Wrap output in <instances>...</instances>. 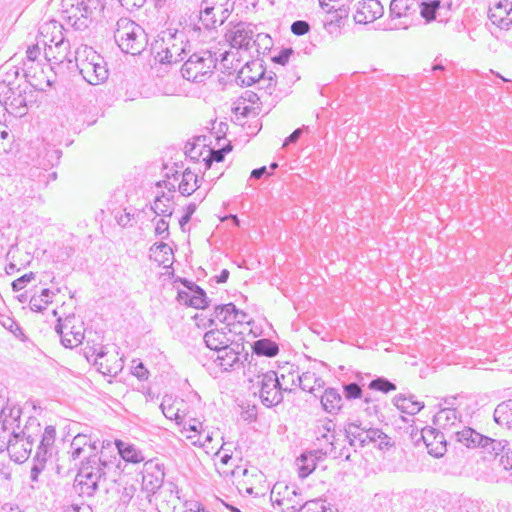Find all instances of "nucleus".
<instances>
[{"instance_id": "27", "label": "nucleus", "mask_w": 512, "mask_h": 512, "mask_svg": "<svg viewBox=\"0 0 512 512\" xmlns=\"http://www.w3.org/2000/svg\"><path fill=\"white\" fill-rule=\"evenodd\" d=\"M458 422H460V416L453 407L441 408L433 417L434 425H436L438 429H442L447 432L456 426Z\"/></svg>"}, {"instance_id": "60", "label": "nucleus", "mask_w": 512, "mask_h": 512, "mask_svg": "<svg viewBox=\"0 0 512 512\" xmlns=\"http://www.w3.org/2000/svg\"><path fill=\"white\" fill-rule=\"evenodd\" d=\"M160 408L167 419L175 420L177 423H180L179 409H175L171 404L166 405L165 401L161 403Z\"/></svg>"}, {"instance_id": "32", "label": "nucleus", "mask_w": 512, "mask_h": 512, "mask_svg": "<svg viewBox=\"0 0 512 512\" xmlns=\"http://www.w3.org/2000/svg\"><path fill=\"white\" fill-rule=\"evenodd\" d=\"M203 340L209 349L218 352V350L227 345L230 337H228L224 329H210L204 334Z\"/></svg>"}, {"instance_id": "5", "label": "nucleus", "mask_w": 512, "mask_h": 512, "mask_svg": "<svg viewBox=\"0 0 512 512\" xmlns=\"http://www.w3.org/2000/svg\"><path fill=\"white\" fill-rule=\"evenodd\" d=\"M40 430V423L35 417H29L21 431L13 430L7 443V449L15 462L22 463L28 459Z\"/></svg>"}, {"instance_id": "43", "label": "nucleus", "mask_w": 512, "mask_h": 512, "mask_svg": "<svg viewBox=\"0 0 512 512\" xmlns=\"http://www.w3.org/2000/svg\"><path fill=\"white\" fill-rule=\"evenodd\" d=\"M298 382L301 390L311 394L314 393L316 388L324 386V381L320 377H317L315 373L309 371L298 375Z\"/></svg>"}, {"instance_id": "40", "label": "nucleus", "mask_w": 512, "mask_h": 512, "mask_svg": "<svg viewBox=\"0 0 512 512\" xmlns=\"http://www.w3.org/2000/svg\"><path fill=\"white\" fill-rule=\"evenodd\" d=\"M257 89L262 92L263 96L271 97L276 89L277 76L273 71H264V74L260 76L259 80L255 81Z\"/></svg>"}, {"instance_id": "12", "label": "nucleus", "mask_w": 512, "mask_h": 512, "mask_svg": "<svg viewBox=\"0 0 512 512\" xmlns=\"http://www.w3.org/2000/svg\"><path fill=\"white\" fill-rule=\"evenodd\" d=\"M69 454L72 460L81 459V461H86L92 456L108 458L103 450L99 452V443L91 442L90 437L84 434H78L73 438Z\"/></svg>"}, {"instance_id": "63", "label": "nucleus", "mask_w": 512, "mask_h": 512, "mask_svg": "<svg viewBox=\"0 0 512 512\" xmlns=\"http://www.w3.org/2000/svg\"><path fill=\"white\" fill-rule=\"evenodd\" d=\"M135 492H136V487L133 484L126 485L120 494V497H119L120 503L123 505L129 504V502L133 498Z\"/></svg>"}, {"instance_id": "4", "label": "nucleus", "mask_w": 512, "mask_h": 512, "mask_svg": "<svg viewBox=\"0 0 512 512\" xmlns=\"http://www.w3.org/2000/svg\"><path fill=\"white\" fill-rule=\"evenodd\" d=\"M116 26L114 38L124 53L139 55L145 50L148 38L140 25L128 18H120Z\"/></svg>"}, {"instance_id": "42", "label": "nucleus", "mask_w": 512, "mask_h": 512, "mask_svg": "<svg viewBox=\"0 0 512 512\" xmlns=\"http://www.w3.org/2000/svg\"><path fill=\"white\" fill-rule=\"evenodd\" d=\"M511 448V444L507 440H497L486 436L483 447V452L494 455L495 457H502Z\"/></svg>"}, {"instance_id": "23", "label": "nucleus", "mask_w": 512, "mask_h": 512, "mask_svg": "<svg viewBox=\"0 0 512 512\" xmlns=\"http://www.w3.org/2000/svg\"><path fill=\"white\" fill-rule=\"evenodd\" d=\"M266 69L263 67L262 61H248L238 72L236 82L240 86H252L255 81L259 80Z\"/></svg>"}, {"instance_id": "38", "label": "nucleus", "mask_w": 512, "mask_h": 512, "mask_svg": "<svg viewBox=\"0 0 512 512\" xmlns=\"http://www.w3.org/2000/svg\"><path fill=\"white\" fill-rule=\"evenodd\" d=\"M493 416L497 424L512 430V399L498 404Z\"/></svg>"}, {"instance_id": "37", "label": "nucleus", "mask_w": 512, "mask_h": 512, "mask_svg": "<svg viewBox=\"0 0 512 512\" xmlns=\"http://www.w3.org/2000/svg\"><path fill=\"white\" fill-rule=\"evenodd\" d=\"M225 348L226 346L218 350L217 357L215 359V361L223 369V371L235 370L243 366V359H241L240 356H236L230 354L228 351H225Z\"/></svg>"}, {"instance_id": "39", "label": "nucleus", "mask_w": 512, "mask_h": 512, "mask_svg": "<svg viewBox=\"0 0 512 512\" xmlns=\"http://www.w3.org/2000/svg\"><path fill=\"white\" fill-rule=\"evenodd\" d=\"M252 351L258 356L275 357L279 353V346L268 338H261L253 342Z\"/></svg>"}, {"instance_id": "7", "label": "nucleus", "mask_w": 512, "mask_h": 512, "mask_svg": "<svg viewBox=\"0 0 512 512\" xmlns=\"http://www.w3.org/2000/svg\"><path fill=\"white\" fill-rule=\"evenodd\" d=\"M91 0H62V19L75 30L84 31L92 22Z\"/></svg>"}, {"instance_id": "21", "label": "nucleus", "mask_w": 512, "mask_h": 512, "mask_svg": "<svg viewBox=\"0 0 512 512\" xmlns=\"http://www.w3.org/2000/svg\"><path fill=\"white\" fill-rule=\"evenodd\" d=\"M489 19L500 29L508 30L512 26V2L503 0L489 9Z\"/></svg>"}, {"instance_id": "6", "label": "nucleus", "mask_w": 512, "mask_h": 512, "mask_svg": "<svg viewBox=\"0 0 512 512\" xmlns=\"http://www.w3.org/2000/svg\"><path fill=\"white\" fill-rule=\"evenodd\" d=\"M216 64L217 58L211 51L201 50L189 55L180 71L184 79L202 83L213 74Z\"/></svg>"}, {"instance_id": "26", "label": "nucleus", "mask_w": 512, "mask_h": 512, "mask_svg": "<svg viewBox=\"0 0 512 512\" xmlns=\"http://www.w3.org/2000/svg\"><path fill=\"white\" fill-rule=\"evenodd\" d=\"M24 77L29 85L37 91H46L52 87L54 80L46 75L44 68L33 72V67L24 70Z\"/></svg>"}, {"instance_id": "54", "label": "nucleus", "mask_w": 512, "mask_h": 512, "mask_svg": "<svg viewBox=\"0 0 512 512\" xmlns=\"http://www.w3.org/2000/svg\"><path fill=\"white\" fill-rule=\"evenodd\" d=\"M408 5L405 0H392L390 3V16L392 18H401L406 15Z\"/></svg>"}, {"instance_id": "58", "label": "nucleus", "mask_w": 512, "mask_h": 512, "mask_svg": "<svg viewBox=\"0 0 512 512\" xmlns=\"http://www.w3.org/2000/svg\"><path fill=\"white\" fill-rule=\"evenodd\" d=\"M34 278L35 274L33 272H29L15 279L11 284L13 291L17 292L24 289L27 286V284L31 282V280H33Z\"/></svg>"}, {"instance_id": "50", "label": "nucleus", "mask_w": 512, "mask_h": 512, "mask_svg": "<svg viewBox=\"0 0 512 512\" xmlns=\"http://www.w3.org/2000/svg\"><path fill=\"white\" fill-rule=\"evenodd\" d=\"M210 300L207 297V294L203 288L200 286H195V290L192 293L191 305L190 307L196 309H205L209 306Z\"/></svg>"}, {"instance_id": "44", "label": "nucleus", "mask_w": 512, "mask_h": 512, "mask_svg": "<svg viewBox=\"0 0 512 512\" xmlns=\"http://www.w3.org/2000/svg\"><path fill=\"white\" fill-rule=\"evenodd\" d=\"M83 351L87 361L93 362V364L97 366L99 372L104 375H109L111 373L110 369L104 367L102 362H99V359L103 358L106 354L103 347L97 349L96 347L87 346Z\"/></svg>"}, {"instance_id": "18", "label": "nucleus", "mask_w": 512, "mask_h": 512, "mask_svg": "<svg viewBox=\"0 0 512 512\" xmlns=\"http://www.w3.org/2000/svg\"><path fill=\"white\" fill-rule=\"evenodd\" d=\"M214 315L215 318H217L221 323L226 324V326L250 322L248 320V314L243 310L238 309L233 303L215 306Z\"/></svg>"}, {"instance_id": "22", "label": "nucleus", "mask_w": 512, "mask_h": 512, "mask_svg": "<svg viewBox=\"0 0 512 512\" xmlns=\"http://www.w3.org/2000/svg\"><path fill=\"white\" fill-rule=\"evenodd\" d=\"M325 457L326 453L323 447L302 453L297 458L299 476L301 478L308 477L315 470L317 463Z\"/></svg>"}, {"instance_id": "31", "label": "nucleus", "mask_w": 512, "mask_h": 512, "mask_svg": "<svg viewBox=\"0 0 512 512\" xmlns=\"http://www.w3.org/2000/svg\"><path fill=\"white\" fill-rule=\"evenodd\" d=\"M21 408L17 406L4 407L1 411L2 428L5 431H20Z\"/></svg>"}, {"instance_id": "53", "label": "nucleus", "mask_w": 512, "mask_h": 512, "mask_svg": "<svg viewBox=\"0 0 512 512\" xmlns=\"http://www.w3.org/2000/svg\"><path fill=\"white\" fill-rule=\"evenodd\" d=\"M343 395L346 400L360 399L363 396V390L357 382L343 384Z\"/></svg>"}, {"instance_id": "33", "label": "nucleus", "mask_w": 512, "mask_h": 512, "mask_svg": "<svg viewBox=\"0 0 512 512\" xmlns=\"http://www.w3.org/2000/svg\"><path fill=\"white\" fill-rule=\"evenodd\" d=\"M349 15V7L346 5H341L336 7L333 12L330 14V17L326 18L324 22V28L329 34L333 33V29L340 28L344 26L345 20Z\"/></svg>"}, {"instance_id": "9", "label": "nucleus", "mask_w": 512, "mask_h": 512, "mask_svg": "<svg viewBox=\"0 0 512 512\" xmlns=\"http://www.w3.org/2000/svg\"><path fill=\"white\" fill-rule=\"evenodd\" d=\"M258 383L260 385V398L266 407H272L283 401V392H291L290 388H283L278 375L275 371L270 370L266 373L258 375Z\"/></svg>"}, {"instance_id": "52", "label": "nucleus", "mask_w": 512, "mask_h": 512, "mask_svg": "<svg viewBox=\"0 0 512 512\" xmlns=\"http://www.w3.org/2000/svg\"><path fill=\"white\" fill-rule=\"evenodd\" d=\"M0 324L9 330L16 338L24 340L25 335L19 324L13 318L9 316H2L0 319Z\"/></svg>"}, {"instance_id": "46", "label": "nucleus", "mask_w": 512, "mask_h": 512, "mask_svg": "<svg viewBox=\"0 0 512 512\" xmlns=\"http://www.w3.org/2000/svg\"><path fill=\"white\" fill-rule=\"evenodd\" d=\"M230 144L223 146L220 149H209L208 155L203 158L204 167L206 170H211L214 163H220L224 160L225 155L231 151Z\"/></svg>"}, {"instance_id": "35", "label": "nucleus", "mask_w": 512, "mask_h": 512, "mask_svg": "<svg viewBox=\"0 0 512 512\" xmlns=\"http://www.w3.org/2000/svg\"><path fill=\"white\" fill-rule=\"evenodd\" d=\"M173 197V194H166L165 192H162L160 195L155 197L153 204L150 206L151 210L156 215L171 217L173 214Z\"/></svg>"}, {"instance_id": "45", "label": "nucleus", "mask_w": 512, "mask_h": 512, "mask_svg": "<svg viewBox=\"0 0 512 512\" xmlns=\"http://www.w3.org/2000/svg\"><path fill=\"white\" fill-rule=\"evenodd\" d=\"M9 92L11 93V95L8 96L10 106L12 109L16 110V113L20 116L24 115L27 107L26 97L23 95V93H25V89L21 90L20 87H17L14 90V88L9 87Z\"/></svg>"}, {"instance_id": "11", "label": "nucleus", "mask_w": 512, "mask_h": 512, "mask_svg": "<svg viewBox=\"0 0 512 512\" xmlns=\"http://www.w3.org/2000/svg\"><path fill=\"white\" fill-rule=\"evenodd\" d=\"M412 438L418 445L422 441L428 453L436 458L442 457L447 451V441L444 432L437 428L425 427L420 432L412 434Z\"/></svg>"}, {"instance_id": "25", "label": "nucleus", "mask_w": 512, "mask_h": 512, "mask_svg": "<svg viewBox=\"0 0 512 512\" xmlns=\"http://www.w3.org/2000/svg\"><path fill=\"white\" fill-rule=\"evenodd\" d=\"M374 444L380 450H388L393 446L392 439L379 428H366L364 439L361 440V448Z\"/></svg>"}, {"instance_id": "19", "label": "nucleus", "mask_w": 512, "mask_h": 512, "mask_svg": "<svg viewBox=\"0 0 512 512\" xmlns=\"http://www.w3.org/2000/svg\"><path fill=\"white\" fill-rule=\"evenodd\" d=\"M452 5V0H422L420 14L427 22L436 20L437 16L441 17L439 21L443 22L446 19V12L451 10Z\"/></svg>"}, {"instance_id": "16", "label": "nucleus", "mask_w": 512, "mask_h": 512, "mask_svg": "<svg viewBox=\"0 0 512 512\" xmlns=\"http://www.w3.org/2000/svg\"><path fill=\"white\" fill-rule=\"evenodd\" d=\"M62 152L57 149L54 145L42 142L37 147V156L34 159L35 166L30 169V176H34V171H38L39 168L48 170L60 161Z\"/></svg>"}, {"instance_id": "2", "label": "nucleus", "mask_w": 512, "mask_h": 512, "mask_svg": "<svg viewBox=\"0 0 512 512\" xmlns=\"http://www.w3.org/2000/svg\"><path fill=\"white\" fill-rule=\"evenodd\" d=\"M154 58L166 67L184 61L190 53V43L183 32H162V36L151 44Z\"/></svg>"}, {"instance_id": "24", "label": "nucleus", "mask_w": 512, "mask_h": 512, "mask_svg": "<svg viewBox=\"0 0 512 512\" xmlns=\"http://www.w3.org/2000/svg\"><path fill=\"white\" fill-rule=\"evenodd\" d=\"M322 409L330 414L337 415L343 407V397L339 390L334 387H328L320 397Z\"/></svg>"}, {"instance_id": "17", "label": "nucleus", "mask_w": 512, "mask_h": 512, "mask_svg": "<svg viewBox=\"0 0 512 512\" xmlns=\"http://www.w3.org/2000/svg\"><path fill=\"white\" fill-rule=\"evenodd\" d=\"M71 318H66L64 322L58 319L55 327L56 332L61 338V343L66 348H73L82 343L84 339V331L82 325L76 327L71 325Z\"/></svg>"}, {"instance_id": "20", "label": "nucleus", "mask_w": 512, "mask_h": 512, "mask_svg": "<svg viewBox=\"0 0 512 512\" xmlns=\"http://www.w3.org/2000/svg\"><path fill=\"white\" fill-rule=\"evenodd\" d=\"M384 9L378 0H363L358 3L354 20L358 24L374 22L383 15Z\"/></svg>"}, {"instance_id": "1", "label": "nucleus", "mask_w": 512, "mask_h": 512, "mask_svg": "<svg viewBox=\"0 0 512 512\" xmlns=\"http://www.w3.org/2000/svg\"><path fill=\"white\" fill-rule=\"evenodd\" d=\"M118 459L95 458L92 456L86 461H80L77 475L74 480V489L81 497H93L107 479L115 481L118 473Z\"/></svg>"}, {"instance_id": "48", "label": "nucleus", "mask_w": 512, "mask_h": 512, "mask_svg": "<svg viewBox=\"0 0 512 512\" xmlns=\"http://www.w3.org/2000/svg\"><path fill=\"white\" fill-rule=\"evenodd\" d=\"M225 351H228L230 354L240 356L243 361H247L249 357L248 351L245 350L244 337L242 335H238L237 338L234 339L230 338Z\"/></svg>"}, {"instance_id": "55", "label": "nucleus", "mask_w": 512, "mask_h": 512, "mask_svg": "<svg viewBox=\"0 0 512 512\" xmlns=\"http://www.w3.org/2000/svg\"><path fill=\"white\" fill-rule=\"evenodd\" d=\"M294 54V50L291 47H285L279 50L275 55L271 57V60L275 64L284 66L288 63L290 57Z\"/></svg>"}, {"instance_id": "8", "label": "nucleus", "mask_w": 512, "mask_h": 512, "mask_svg": "<svg viewBox=\"0 0 512 512\" xmlns=\"http://www.w3.org/2000/svg\"><path fill=\"white\" fill-rule=\"evenodd\" d=\"M51 24H44L41 27V34L50 29ZM54 29H58V35H53L50 43L45 42L44 55L45 59L50 63L49 70H54L56 66L60 67L65 63V59L70 54V43L66 40L61 32L62 25L57 26L56 22L52 23Z\"/></svg>"}, {"instance_id": "56", "label": "nucleus", "mask_w": 512, "mask_h": 512, "mask_svg": "<svg viewBox=\"0 0 512 512\" xmlns=\"http://www.w3.org/2000/svg\"><path fill=\"white\" fill-rule=\"evenodd\" d=\"M326 456H331L332 458H344L345 460L350 459V454L345 451V449L337 450L336 448V442L332 441L329 442V446H326L325 448Z\"/></svg>"}, {"instance_id": "57", "label": "nucleus", "mask_w": 512, "mask_h": 512, "mask_svg": "<svg viewBox=\"0 0 512 512\" xmlns=\"http://www.w3.org/2000/svg\"><path fill=\"white\" fill-rule=\"evenodd\" d=\"M150 251L154 254L157 252L163 254V257L160 260L161 263H165L166 261H168V256L173 254L171 247L164 242L153 244L150 248Z\"/></svg>"}, {"instance_id": "36", "label": "nucleus", "mask_w": 512, "mask_h": 512, "mask_svg": "<svg viewBox=\"0 0 512 512\" xmlns=\"http://www.w3.org/2000/svg\"><path fill=\"white\" fill-rule=\"evenodd\" d=\"M198 183V175L191 171L190 168H186L181 174L178 190L183 196H190L200 187Z\"/></svg>"}, {"instance_id": "30", "label": "nucleus", "mask_w": 512, "mask_h": 512, "mask_svg": "<svg viewBox=\"0 0 512 512\" xmlns=\"http://www.w3.org/2000/svg\"><path fill=\"white\" fill-rule=\"evenodd\" d=\"M393 404L402 412L415 415L424 408V403L418 401L414 395L405 396L403 394L396 395L393 398Z\"/></svg>"}, {"instance_id": "28", "label": "nucleus", "mask_w": 512, "mask_h": 512, "mask_svg": "<svg viewBox=\"0 0 512 512\" xmlns=\"http://www.w3.org/2000/svg\"><path fill=\"white\" fill-rule=\"evenodd\" d=\"M452 434L455 436L456 441L462 443L467 448H481L486 439L485 435L480 434L470 427H465L461 431H454Z\"/></svg>"}, {"instance_id": "62", "label": "nucleus", "mask_w": 512, "mask_h": 512, "mask_svg": "<svg viewBox=\"0 0 512 512\" xmlns=\"http://www.w3.org/2000/svg\"><path fill=\"white\" fill-rule=\"evenodd\" d=\"M40 55H41V48L39 47L38 44L29 46L26 51L27 61L24 62V66L26 68L29 67L28 63H31V64L34 63L39 58Z\"/></svg>"}, {"instance_id": "3", "label": "nucleus", "mask_w": 512, "mask_h": 512, "mask_svg": "<svg viewBox=\"0 0 512 512\" xmlns=\"http://www.w3.org/2000/svg\"><path fill=\"white\" fill-rule=\"evenodd\" d=\"M76 67L83 79L91 85H98L108 79L109 71L104 58L92 47L82 45L75 51Z\"/></svg>"}, {"instance_id": "64", "label": "nucleus", "mask_w": 512, "mask_h": 512, "mask_svg": "<svg viewBox=\"0 0 512 512\" xmlns=\"http://www.w3.org/2000/svg\"><path fill=\"white\" fill-rule=\"evenodd\" d=\"M155 235L162 239L169 237V223L165 219H159L155 226Z\"/></svg>"}, {"instance_id": "41", "label": "nucleus", "mask_w": 512, "mask_h": 512, "mask_svg": "<svg viewBox=\"0 0 512 512\" xmlns=\"http://www.w3.org/2000/svg\"><path fill=\"white\" fill-rule=\"evenodd\" d=\"M55 293L48 288L42 289L40 295H33L29 300L30 309L34 312H43L52 303Z\"/></svg>"}, {"instance_id": "61", "label": "nucleus", "mask_w": 512, "mask_h": 512, "mask_svg": "<svg viewBox=\"0 0 512 512\" xmlns=\"http://www.w3.org/2000/svg\"><path fill=\"white\" fill-rule=\"evenodd\" d=\"M196 208L197 206L195 203H189L186 206L184 214L179 219V225L182 231H185V226L190 222L192 215L196 211Z\"/></svg>"}, {"instance_id": "10", "label": "nucleus", "mask_w": 512, "mask_h": 512, "mask_svg": "<svg viewBox=\"0 0 512 512\" xmlns=\"http://www.w3.org/2000/svg\"><path fill=\"white\" fill-rule=\"evenodd\" d=\"M56 438V429L54 426H46L41 434V439L33 458L30 478L37 481L39 474L44 470L47 460L52 456L53 445Z\"/></svg>"}, {"instance_id": "59", "label": "nucleus", "mask_w": 512, "mask_h": 512, "mask_svg": "<svg viewBox=\"0 0 512 512\" xmlns=\"http://www.w3.org/2000/svg\"><path fill=\"white\" fill-rule=\"evenodd\" d=\"M310 31V24L304 20H297L291 24V32L294 35L302 36Z\"/></svg>"}, {"instance_id": "15", "label": "nucleus", "mask_w": 512, "mask_h": 512, "mask_svg": "<svg viewBox=\"0 0 512 512\" xmlns=\"http://www.w3.org/2000/svg\"><path fill=\"white\" fill-rule=\"evenodd\" d=\"M164 477L163 464L153 460L146 461L142 471V488L154 494L163 485Z\"/></svg>"}, {"instance_id": "34", "label": "nucleus", "mask_w": 512, "mask_h": 512, "mask_svg": "<svg viewBox=\"0 0 512 512\" xmlns=\"http://www.w3.org/2000/svg\"><path fill=\"white\" fill-rule=\"evenodd\" d=\"M365 431L366 427H363L361 423L347 421L344 424L345 437L352 447L361 448V440L364 439Z\"/></svg>"}, {"instance_id": "49", "label": "nucleus", "mask_w": 512, "mask_h": 512, "mask_svg": "<svg viewBox=\"0 0 512 512\" xmlns=\"http://www.w3.org/2000/svg\"><path fill=\"white\" fill-rule=\"evenodd\" d=\"M296 510V512H327V507L320 500L305 501L304 497L300 498L298 507L291 506L290 509Z\"/></svg>"}, {"instance_id": "51", "label": "nucleus", "mask_w": 512, "mask_h": 512, "mask_svg": "<svg viewBox=\"0 0 512 512\" xmlns=\"http://www.w3.org/2000/svg\"><path fill=\"white\" fill-rule=\"evenodd\" d=\"M368 388L387 394L395 391L396 385L385 377H376L369 383Z\"/></svg>"}, {"instance_id": "13", "label": "nucleus", "mask_w": 512, "mask_h": 512, "mask_svg": "<svg viewBox=\"0 0 512 512\" xmlns=\"http://www.w3.org/2000/svg\"><path fill=\"white\" fill-rule=\"evenodd\" d=\"M232 48L249 50L251 43H255L262 37L268 39V35L257 34L254 40V31L251 24L239 22L235 24L225 35Z\"/></svg>"}, {"instance_id": "29", "label": "nucleus", "mask_w": 512, "mask_h": 512, "mask_svg": "<svg viewBox=\"0 0 512 512\" xmlns=\"http://www.w3.org/2000/svg\"><path fill=\"white\" fill-rule=\"evenodd\" d=\"M114 444L117 448L118 454L124 461L138 464L145 460L142 451L139 450L135 445L126 443L122 440H115Z\"/></svg>"}, {"instance_id": "47", "label": "nucleus", "mask_w": 512, "mask_h": 512, "mask_svg": "<svg viewBox=\"0 0 512 512\" xmlns=\"http://www.w3.org/2000/svg\"><path fill=\"white\" fill-rule=\"evenodd\" d=\"M317 440L322 442L325 441L327 446L329 442L335 441V423L332 419H325L320 426L317 428Z\"/></svg>"}, {"instance_id": "14", "label": "nucleus", "mask_w": 512, "mask_h": 512, "mask_svg": "<svg viewBox=\"0 0 512 512\" xmlns=\"http://www.w3.org/2000/svg\"><path fill=\"white\" fill-rule=\"evenodd\" d=\"M302 496L300 489L282 483L275 484L271 491L273 505L281 507L283 512H296V510L290 509V507L294 505L298 507Z\"/></svg>"}]
</instances>
